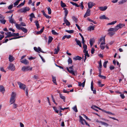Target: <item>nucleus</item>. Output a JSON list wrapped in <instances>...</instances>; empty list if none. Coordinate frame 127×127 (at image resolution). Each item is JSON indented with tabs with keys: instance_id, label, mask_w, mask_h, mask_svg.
I'll list each match as a JSON object with an SVG mask.
<instances>
[{
	"instance_id": "1a4fd4ad",
	"label": "nucleus",
	"mask_w": 127,
	"mask_h": 127,
	"mask_svg": "<svg viewBox=\"0 0 127 127\" xmlns=\"http://www.w3.org/2000/svg\"><path fill=\"white\" fill-rule=\"evenodd\" d=\"M60 44V43L59 44L58 46L57 47V49L56 48H55L54 49L55 52L54 53V54H57L59 52L60 49V46L59 45Z\"/></svg>"
},
{
	"instance_id": "864d4df0",
	"label": "nucleus",
	"mask_w": 127,
	"mask_h": 127,
	"mask_svg": "<svg viewBox=\"0 0 127 127\" xmlns=\"http://www.w3.org/2000/svg\"><path fill=\"white\" fill-rule=\"evenodd\" d=\"M12 35H13L12 36H17L19 35V34L18 33H13L12 34Z\"/></svg>"
},
{
	"instance_id": "5701e85b",
	"label": "nucleus",
	"mask_w": 127,
	"mask_h": 127,
	"mask_svg": "<svg viewBox=\"0 0 127 127\" xmlns=\"http://www.w3.org/2000/svg\"><path fill=\"white\" fill-rule=\"evenodd\" d=\"M41 12L43 13V15L46 18L49 19L51 18V17L49 15H47L45 13L44 10H42Z\"/></svg>"
},
{
	"instance_id": "0e129e2a",
	"label": "nucleus",
	"mask_w": 127,
	"mask_h": 127,
	"mask_svg": "<svg viewBox=\"0 0 127 127\" xmlns=\"http://www.w3.org/2000/svg\"><path fill=\"white\" fill-rule=\"evenodd\" d=\"M23 37V36H18L17 37H13V38H12V39H16L19 38H20L22 37Z\"/></svg>"
},
{
	"instance_id": "2f4dec72",
	"label": "nucleus",
	"mask_w": 127,
	"mask_h": 127,
	"mask_svg": "<svg viewBox=\"0 0 127 127\" xmlns=\"http://www.w3.org/2000/svg\"><path fill=\"white\" fill-rule=\"evenodd\" d=\"M60 97L63 100L64 102H65V97L64 96H63L62 94H60Z\"/></svg>"
},
{
	"instance_id": "72a5a7b5",
	"label": "nucleus",
	"mask_w": 127,
	"mask_h": 127,
	"mask_svg": "<svg viewBox=\"0 0 127 127\" xmlns=\"http://www.w3.org/2000/svg\"><path fill=\"white\" fill-rule=\"evenodd\" d=\"M105 42L104 43H101L100 45V47L101 48V49L102 50H103L105 48V47L104 46H103V44H105Z\"/></svg>"
},
{
	"instance_id": "20e7f679",
	"label": "nucleus",
	"mask_w": 127,
	"mask_h": 127,
	"mask_svg": "<svg viewBox=\"0 0 127 127\" xmlns=\"http://www.w3.org/2000/svg\"><path fill=\"white\" fill-rule=\"evenodd\" d=\"M30 9V8L29 7L26 6L21 9L19 10V11L21 13H25L29 11Z\"/></svg>"
},
{
	"instance_id": "b1692460",
	"label": "nucleus",
	"mask_w": 127,
	"mask_h": 127,
	"mask_svg": "<svg viewBox=\"0 0 127 127\" xmlns=\"http://www.w3.org/2000/svg\"><path fill=\"white\" fill-rule=\"evenodd\" d=\"M98 64H99V66L98 68L99 71L100 72V71H101V68L102 67V63L101 60L100 62H99Z\"/></svg>"
},
{
	"instance_id": "6e6d98bb",
	"label": "nucleus",
	"mask_w": 127,
	"mask_h": 127,
	"mask_svg": "<svg viewBox=\"0 0 127 127\" xmlns=\"http://www.w3.org/2000/svg\"><path fill=\"white\" fill-rule=\"evenodd\" d=\"M73 109L74 111L75 112H78V110L77 108V106L76 105H75L74 107H73Z\"/></svg>"
},
{
	"instance_id": "e433bc0d",
	"label": "nucleus",
	"mask_w": 127,
	"mask_h": 127,
	"mask_svg": "<svg viewBox=\"0 0 127 127\" xmlns=\"http://www.w3.org/2000/svg\"><path fill=\"white\" fill-rule=\"evenodd\" d=\"M83 48L84 49L83 52L87 51L86 50L87 48V46L85 44H83Z\"/></svg>"
},
{
	"instance_id": "4d7b16f0",
	"label": "nucleus",
	"mask_w": 127,
	"mask_h": 127,
	"mask_svg": "<svg viewBox=\"0 0 127 127\" xmlns=\"http://www.w3.org/2000/svg\"><path fill=\"white\" fill-rule=\"evenodd\" d=\"M68 62L69 64H71L72 63V61L71 58H69L68 61Z\"/></svg>"
},
{
	"instance_id": "ea45409f",
	"label": "nucleus",
	"mask_w": 127,
	"mask_h": 127,
	"mask_svg": "<svg viewBox=\"0 0 127 127\" xmlns=\"http://www.w3.org/2000/svg\"><path fill=\"white\" fill-rule=\"evenodd\" d=\"M61 5L62 7H64L66 6V5L63 3L62 1H61Z\"/></svg>"
},
{
	"instance_id": "de8ad7c7",
	"label": "nucleus",
	"mask_w": 127,
	"mask_h": 127,
	"mask_svg": "<svg viewBox=\"0 0 127 127\" xmlns=\"http://www.w3.org/2000/svg\"><path fill=\"white\" fill-rule=\"evenodd\" d=\"M6 21L3 19L0 20V22L3 24H5L6 22Z\"/></svg>"
},
{
	"instance_id": "6e6552de",
	"label": "nucleus",
	"mask_w": 127,
	"mask_h": 127,
	"mask_svg": "<svg viewBox=\"0 0 127 127\" xmlns=\"http://www.w3.org/2000/svg\"><path fill=\"white\" fill-rule=\"evenodd\" d=\"M88 8L90 9L92 8L93 6L95 5V4L93 2H88Z\"/></svg>"
},
{
	"instance_id": "37998d69",
	"label": "nucleus",
	"mask_w": 127,
	"mask_h": 127,
	"mask_svg": "<svg viewBox=\"0 0 127 127\" xmlns=\"http://www.w3.org/2000/svg\"><path fill=\"white\" fill-rule=\"evenodd\" d=\"M72 19L73 20L75 21L76 23H77L78 21V19L75 16H73L72 17Z\"/></svg>"
},
{
	"instance_id": "69168bd1",
	"label": "nucleus",
	"mask_w": 127,
	"mask_h": 127,
	"mask_svg": "<svg viewBox=\"0 0 127 127\" xmlns=\"http://www.w3.org/2000/svg\"><path fill=\"white\" fill-rule=\"evenodd\" d=\"M19 3V2L17 0L14 3V6L18 5Z\"/></svg>"
},
{
	"instance_id": "9d476101",
	"label": "nucleus",
	"mask_w": 127,
	"mask_h": 127,
	"mask_svg": "<svg viewBox=\"0 0 127 127\" xmlns=\"http://www.w3.org/2000/svg\"><path fill=\"white\" fill-rule=\"evenodd\" d=\"M91 10L89 9H88L87 10L86 13L84 16V18H86V17L89 16L90 15V11Z\"/></svg>"
},
{
	"instance_id": "a19ab883",
	"label": "nucleus",
	"mask_w": 127,
	"mask_h": 127,
	"mask_svg": "<svg viewBox=\"0 0 127 127\" xmlns=\"http://www.w3.org/2000/svg\"><path fill=\"white\" fill-rule=\"evenodd\" d=\"M21 30L25 33H27L28 32L27 30L26 29L23 27H22V28Z\"/></svg>"
},
{
	"instance_id": "0eeeda50",
	"label": "nucleus",
	"mask_w": 127,
	"mask_h": 127,
	"mask_svg": "<svg viewBox=\"0 0 127 127\" xmlns=\"http://www.w3.org/2000/svg\"><path fill=\"white\" fill-rule=\"evenodd\" d=\"M125 26V24H123L119 23L115 26L116 29H118V30L120 28H121Z\"/></svg>"
},
{
	"instance_id": "473e14b6",
	"label": "nucleus",
	"mask_w": 127,
	"mask_h": 127,
	"mask_svg": "<svg viewBox=\"0 0 127 127\" xmlns=\"http://www.w3.org/2000/svg\"><path fill=\"white\" fill-rule=\"evenodd\" d=\"M34 23H35V25L37 27V29H38L40 27L38 21H35Z\"/></svg>"
},
{
	"instance_id": "4be33fe9",
	"label": "nucleus",
	"mask_w": 127,
	"mask_h": 127,
	"mask_svg": "<svg viewBox=\"0 0 127 127\" xmlns=\"http://www.w3.org/2000/svg\"><path fill=\"white\" fill-rule=\"evenodd\" d=\"M95 40L94 38H91L90 40V44L91 46H92L94 43Z\"/></svg>"
},
{
	"instance_id": "4468645a",
	"label": "nucleus",
	"mask_w": 127,
	"mask_h": 127,
	"mask_svg": "<svg viewBox=\"0 0 127 127\" xmlns=\"http://www.w3.org/2000/svg\"><path fill=\"white\" fill-rule=\"evenodd\" d=\"M64 21L67 26H69L70 24L68 21L66 19V18H64Z\"/></svg>"
},
{
	"instance_id": "c756f323",
	"label": "nucleus",
	"mask_w": 127,
	"mask_h": 127,
	"mask_svg": "<svg viewBox=\"0 0 127 127\" xmlns=\"http://www.w3.org/2000/svg\"><path fill=\"white\" fill-rule=\"evenodd\" d=\"M94 30V26H90L88 28V30L91 31V30Z\"/></svg>"
},
{
	"instance_id": "603ef678",
	"label": "nucleus",
	"mask_w": 127,
	"mask_h": 127,
	"mask_svg": "<svg viewBox=\"0 0 127 127\" xmlns=\"http://www.w3.org/2000/svg\"><path fill=\"white\" fill-rule=\"evenodd\" d=\"M65 31L68 32L69 33H73L74 32V31L72 30L68 31L67 30H66Z\"/></svg>"
},
{
	"instance_id": "774afa93",
	"label": "nucleus",
	"mask_w": 127,
	"mask_h": 127,
	"mask_svg": "<svg viewBox=\"0 0 127 127\" xmlns=\"http://www.w3.org/2000/svg\"><path fill=\"white\" fill-rule=\"evenodd\" d=\"M94 107H95L96 108L98 109L99 107L95 105H93L92 106V107H91V108L93 109H94Z\"/></svg>"
},
{
	"instance_id": "f8f14e48",
	"label": "nucleus",
	"mask_w": 127,
	"mask_h": 127,
	"mask_svg": "<svg viewBox=\"0 0 127 127\" xmlns=\"http://www.w3.org/2000/svg\"><path fill=\"white\" fill-rule=\"evenodd\" d=\"M118 30V29H116V28L115 27L114 28H110L108 29L107 30L108 32H115Z\"/></svg>"
},
{
	"instance_id": "5fc2aeb1",
	"label": "nucleus",
	"mask_w": 127,
	"mask_h": 127,
	"mask_svg": "<svg viewBox=\"0 0 127 127\" xmlns=\"http://www.w3.org/2000/svg\"><path fill=\"white\" fill-rule=\"evenodd\" d=\"M48 10V13L49 14H50L51 13V10L50 7H49L47 8Z\"/></svg>"
},
{
	"instance_id": "7c9ffc66",
	"label": "nucleus",
	"mask_w": 127,
	"mask_h": 127,
	"mask_svg": "<svg viewBox=\"0 0 127 127\" xmlns=\"http://www.w3.org/2000/svg\"><path fill=\"white\" fill-rule=\"evenodd\" d=\"M115 33V32H110L108 33V34L110 36H112Z\"/></svg>"
},
{
	"instance_id": "a211bd4d",
	"label": "nucleus",
	"mask_w": 127,
	"mask_h": 127,
	"mask_svg": "<svg viewBox=\"0 0 127 127\" xmlns=\"http://www.w3.org/2000/svg\"><path fill=\"white\" fill-rule=\"evenodd\" d=\"M64 12L65 13V16L64 18H66L67 15L68 13V11L66 8H64Z\"/></svg>"
},
{
	"instance_id": "09e8293b",
	"label": "nucleus",
	"mask_w": 127,
	"mask_h": 127,
	"mask_svg": "<svg viewBox=\"0 0 127 127\" xmlns=\"http://www.w3.org/2000/svg\"><path fill=\"white\" fill-rule=\"evenodd\" d=\"M52 32L53 34L56 35H58V33L56 32L54 30H52Z\"/></svg>"
},
{
	"instance_id": "58836bf2",
	"label": "nucleus",
	"mask_w": 127,
	"mask_h": 127,
	"mask_svg": "<svg viewBox=\"0 0 127 127\" xmlns=\"http://www.w3.org/2000/svg\"><path fill=\"white\" fill-rule=\"evenodd\" d=\"M97 83L98 84V86L100 87H102L104 85V84H101V82L100 81H98Z\"/></svg>"
},
{
	"instance_id": "bf43d9fd",
	"label": "nucleus",
	"mask_w": 127,
	"mask_h": 127,
	"mask_svg": "<svg viewBox=\"0 0 127 127\" xmlns=\"http://www.w3.org/2000/svg\"><path fill=\"white\" fill-rule=\"evenodd\" d=\"M104 112L109 114H111L112 115H115V114H114L112 113L109 111H104Z\"/></svg>"
},
{
	"instance_id": "338daca9",
	"label": "nucleus",
	"mask_w": 127,
	"mask_h": 127,
	"mask_svg": "<svg viewBox=\"0 0 127 127\" xmlns=\"http://www.w3.org/2000/svg\"><path fill=\"white\" fill-rule=\"evenodd\" d=\"M13 5L11 4V5H9L8 6V9L10 10L12 9V8H13Z\"/></svg>"
},
{
	"instance_id": "f257e3e1",
	"label": "nucleus",
	"mask_w": 127,
	"mask_h": 127,
	"mask_svg": "<svg viewBox=\"0 0 127 127\" xmlns=\"http://www.w3.org/2000/svg\"><path fill=\"white\" fill-rule=\"evenodd\" d=\"M73 65H72L69 68L67 67L66 69L69 73L75 76L76 75L77 71L76 70L74 71L73 70Z\"/></svg>"
},
{
	"instance_id": "39448f33",
	"label": "nucleus",
	"mask_w": 127,
	"mask_h": 127,
	"mask_svg": "<svg viewBox=\"0 0 127 127\" xmlns=\"http://www.w3.org/2000/svg\"><path fill=\"white\" fill-rule=\"evenodd\" d=\"M17 83L19 85V88L20 89H23L24 91L25 90V89L26 88V87L25 85L19 82H18Z\"/></svg>"
},
{
	"instance_id": "c85d7f7f",
	"label": "nucleus",
	"mask_w": 127,
	"mask_h": 127,
	"mask_svg": "<svg viewBox=\"0 0 127 127\" xmlns=\"http://www.w3.org/2000/svg\"><path fill=\"white\" fill-rule=\"evenodd\" d=\"M99 18H100V19H109L107 17H106L105 15H102L101 16H100V17H99Z\"/></svg>"
},
{
	"instance_id": "4c0bfd02",
	"label": "nucleus",
	"mask_w": 127,
	"mask_h": 127,
	"mask_svg": "<svg viewBox=\"0 0 127 127\" xmlns=\"http://www.w3.org/2000/svg\"><path fill=\"white\" fill-rule=\"evenodd\" d=\"M25 1L24 0L23 2L21 3L20 4L18 5L17 6V7L18 8L20 7H21L23 6L25 4Z\"/></svg>"
},
{
	"instance_id": "a878e982",
	"label": "nucleus",
	"mask_w": 127,
	"mask_h": 127,
	"mask_svg": "<svg viewBox=\"0 0 127 127\" xmlns=\"http://www.w3.org/2000/svg\"><path fill=\"white\" fill-rule=\"evenodd\" d=\"M15 26L16 28L18 30H21L22 27H21V25L20 24H16Z\"/></svg>"
},
{
	"instance_id": "680f3d73",
	"label": "nucleus",
	"mask_w": 127,
	"mask_h": 127,
	"mask_svg": "<svg viewBox=\"0 0 127 127\" xmlns=\"http://www.w3.org/2000/svg\"><path fill=\"white\" fill-rule=\"evenodd\" d=\"M102 40H103V43H104V42H105V38L104 37H101L100 39V41H102Z\"/></svg>"
},
{
	"instance_id": "13d9d810",
	"label": "nucleus",
	"mask_w": 127,
	"mask_h": 127,
	"mask_svg": "<svg viewBox=\"0 0 127 127\" xmlns=\"http://www.w3.org/2000/svg\"><path fill=\"white\" fill-rule=\"evenodd\" d=\"M30 16L31 18H35L34 14L33 13H31L30 15Z\"/></svg>"
},
{
	"instance_id": "cd10ccee",
	"label": "nucleus",
	"mask_w": 127,
	"mask_h": 127,
	"mask_svg": "<svg viewBox=\"0 0 127 127\" xmlns=\"http://www.w3.org/2000/svg\"><path fill=\"white\" fill-rule=\"evenodd\" d=\"M9 61L10 62H12L14 60V58L13 56L11 55H9Z\"/></svg>"
},
{
	"instance_id": "9b49d317",
	"label": "nucleus",
	"mask_w": 127,
	"mask_h": 127,
	"mask_svg": "<svg viewBox=\"0 0 127 127\" xmlns=\"http://www.w3.org/2000/svg\"><path fill=\"white\" fill-rule=\"evenodd\" d=\"M21 62L25 65L28 64H29V62L26 59H24L23 60L20 61Z\"/></svg>"
},
{
	"instance_id": "dca6fc26",
	"label": "nucleus",
	"mask_w": 127,
	"mask_h": 127,
	"mask_svg": "<svg viewBox=\"0 0 127 127\" xmlns=\"http://www.w3.org/2000/svg\"><path fill=\"white\" fill-rule=\"evenodd\" d=\"M82 59V57L79 56H75L73 58V59L74 61H76L77 60H81Z\"/></svg>"
},
{
	"instance_id": "79ce46f5",
	"label": "nucleus",
	"mask_w": 127,
	"mask_h": 127,
	"mask_svg": "<svg viewBox=\"0 0 127 127\" xmlns=\"http://www.w3.org/2000/svg\"><path fill=\"white\" fill-rule=\"evenodd\" d=\"M100 123H101L102 125H104L106 127H108L109 126L108 124L102 121V122H100Z\"/></svg>"
},
{
	"instance_id": "2eb2a0df",
	"label": "nucleus",
	"mask_w": 127,
	"mask_h": 127,
	"mask_svg": "<svg viewBox=\"0 0 127 127\" xmlns=\"http://www.w3.org/2000/svg\"><path fill=\"white\" fill-rule=\"evenodd\" d=\"M75 40L77 44L80 47H82L80 41L79 40H78L77 38L75 39Z\"/></svg>"
},
{
	"instance_id": "bb28decb",
	"label": "nucleus",
	"mask_w": 127,
	"mask_h": 127,
	"mask_svg": "<svg viewBox=\"0 0 127 127\" xmlns=\"http://www.w3.org/2000/svg\"><path fill=\"white\" fill-rule=\"evenodd\" d=\"M52 81L53 83L55 84L56 85H57V84L56 82V78L55 77H54L53 75L52 76Z\"/></svg>"
},
{
	"instance_id": "c9c22d12",
	"label": "nucleus",
	"mask_w": 127,
	"mask_h": 127,
	"mask_svg": "<svg viewBox=\"0 0 127 127\" xmlns=\"http://www.w3.org/2000/svg\"><path fill=\"white\" fill-rule=\"evenodd\" d=\"M53 39V37L51 36H49V39L48 41V43H50L52 41Z\"/></svg>"
},
{
	"instance_id": "a18cd8bd",
	"label": "nucleus",
	"mask_w": 127,
	"mask_h": 127,
	"mask_svg": "<svg viewBox=\"0 0 127 127\" xmlns=\"http://www.w3.org/2000/svg\"><path fill=\"white\" fill-rule=\"evenodd\" d=\"M16 93L14 92H12V94L11 95V97L15 98L16 96Z\"/></svg>"
},
{
	"instance_id": "f704fd0d",
	"label": "nucleus",
	"mask_w": 127,
	"mask_h": 127,
	"mask_svg": "<svg viewBox=\"0 0 127 127\" xmlns=\"http://www.w3.org/2000/svg\"><path fill=\"white\" fill-rule=\"evenodd\" d=\"M9 22L11 23L12 24H13V23L15 24V21L12 18H9Z\"/></svg>"
},
{
	"instance_id": "aec40b11",
	"label": "nucleus",
	"mask_w": 127,
	"mask_h": 127,
	"mask_svg": "<svg viewBox=\"0 0 127 127\" xmlns=\"http://www.w3.org/2000/svg\"><path fill=\"white\" fill-rule=\"evenodd\" d=\"M13 35H12V34L11 33V32H7V34L6 36L5 37V38L11 37Z\"/></svg>"
},
{
	"instance_id": "f03ea898",
	"label": "nucleus",
	"mask_w": 127,
	"mask_h": 127,
	"mask_svg": "<svg viewBox=\"0 0 127 127\" xmlns=\"http://www.w3.org/2000/svg\"><path fill=\"white\" fill-rule=\"evenodd\" d=\"M79 117L80 119V122L83 125H85V123L84 122L86 125L88 126L89 127L90 126L89 124L86 122V120L84 119H83L82 116H79Z\"/></svg>"
},
{
	"instance_id": "f3484780",
	"label": "nucleus",
	"mask_w": 127,
	"mask_h": 127,
	"mask_svg": "<svg viewBox=\"0 0 127 127\" xmlns=\"http://www.w3.org/2000/svg\"><path fill=\"white\" fill-rule=\"evenodd\" d=\"M86 79H85L84 82L82 84V83L81 82H78V86L81 87V86H82V87H84L85 85V83Z\"/></svg>"
},
{
	"instance_id": "c03bdc74",
	"label": "nucleus",
	"mask_w": 127,
	"mask_h": 127,
	"mask_svg": "<svg viewBox=\"0 0 127 127\" xmlns=\"http://www.w3.org/2000/svg\"><path fill=\"white\" fill-rule=\"evenodd\" d=\"M83 52L84 53H85V54H84L85 56L86 57L87 56L88 57H90V55L88 53V51H85V52Z\"/></svg>"
},
{
	"instance_id": "3c124183",
	"label": "nucleus",
	"mask_w": 127,
	"mask_h": 127,
	"mask_svg": "<svg viewBox=\"0 0 127 127\" xmlns=\"http://www.w3.org/2000/svg\"><path fill=\"white\" fill-rule=\"evenodd\" d=\"M108 63V61H105L103 63V66L104 68H106V67L107 64Z\"/></svg>"
},
{
	"instance_id": "7ed1b4c3",
	"label": "nucleus",
	"mask_w": 127,
	"mask_h": 127,
	"mask_svg": "<svg viewBox=\"0 0 127 127\" xmlns=\"http://www.w3.org/2000/svg\"><path fill=\"white\" fill-rule=\"evenodd\" d=\"M32 67L30 68V67L29 66H24L22 68V70L24 72H26L28 71H31L32 70Z\"/></svg>"
},
{
	"instance_id": "8fccbe9b",
	"label": "nucleus",
	"mask_w": 127,
	"mask_h": 127,
	"mask_svg": "<svg viewBox=\"0 0 127 127\" xmlns=\"http://www.w3.org/2000/svg\"><path fill=\"white\" fill-rule=\"evenodd\" d=\"M117 22L116 21H113L111 23H108L107 24V25H113L115 24Z\"/></svg>"
},
{
	"instance_id": "6ab92c4d",
	"label": "nucleus",
	"mask_w": 127,
	"mask_h": 127,
	"mask_svg": "<svg viewBox=\"0 0 127 127\" xmlns=\"http://www.w3.org/2000/svg\"><path fill=\"white\" fill-rule=\"evenodd\" d=\"M5 91L4 87L2 85L0 86V92L3 93Z\"/></svg>"
},
{
	"instance_id": "ddd939ff",
	"label": "nucleus",
	"mask_w": 127,
	"mask_h": 127,
	"mask_svg": "<svg viewBox=\"0 0 127 127\" xmlns=\"http://www.w3.org/2000/svg\"><path fill=\"white\" fill-rule=\"evenodd\" d=\"M107 6H101L99 7V8L100 10L102 11H104L105 10L107 9Z\"/></svg>"
},
{
	"instance_id": "052dcab7",
	"label": "nucleus",
	"mask_w": 127,
	"mask_h": 127,
	"mask_svg": "<svg viewBox=\"0 0 127 127\" xmlns=\"http://www.w3.org/2000/svg\"><path fill=\"white\" fill-rule=\"evenodd\" d=\"M59 107L60 108V109L61 110H64L65 109H67L68 108V107L67 108H62L61 107V106H59Z\"/></svg>"
},
{
	"instance_id": "412c9836",
	"label": "nucleus",
	"mask_w": 127,
	"mask_h": 127,
	"mask_svg": "<svg viewBox=\"0 0 127 127\" xmlns=\"http://www.w3.org/2000/svg\"><path fill=\"white\" fill-rule=\"evenodd\" d=\"M101 71H100V72H99L98 76L102 79H105L106 78V77L105 76L101 75Z\"/></svg>"
},
{
	"instance_id": "393cba45",
	"label": "nucleus",
	"mask_w": 127,
	"mask_h": 127,
	"mask_svg": "<svg viewBox=\"0 0 127 127\" xmlns=\"http://www.w3.org/2000/svg\"><path fill=\"white\" fill-rule=\"evenodd\" d=\"M15 100V98L13 97H11L10 99V102L11 103V104H12L14 103Z\"/></svg>"
},
{
	"instance_id": "49530a36",
	"label": "nucleus",
	"mask_w": 127,
	"mask_h": 127,
	"mask_svg": "<svg viewBox=\"0 0 127 127\" xmlns=\"http://www.w3.org/2000/svg\"><path fill=\"white\" fill-rule=\"evenodd\" d=\"M127 0H122L118 2L119 4H121L123 3L126 2Z\"/></svg>"
},
{
	"instance_id": "423d86ee",
	"label": "nucleus",
	"mask_w": 127,
	"mask_h": 127,
	"mask_svg": "<svg viewBox=\"0 0 127 127\" xmlns=\"http://www.w3.org/2000/svg\"><path fill=\"white\" fill-rule=\"evenodd\" d=\"M8 69L12 71H14L15 69V66L13 64L11 63L8 67Z\"/></svg>"
},
{
	"instance_id": "e2e57ef3",
	"label": "nucleus",
	"mask_w": 127,
	"mask_h": 127,
	"mask_svg": "<svg viewBox=\"0 0 127 127\" xmlns=\"http://www.w3.org/2000/svg\"><path fill=\"white\" fill-rule=\"evenodd\" d=\"M37 49H38V52L39 51H40V52H42V53H44V52L42 51L41 50V48H40V47H38L37 48Z\"/></svg>"
}]
</instances>
